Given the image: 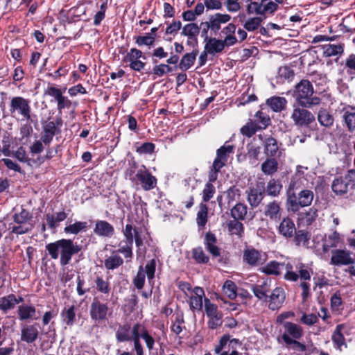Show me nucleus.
<instances>
[{"label":"nucleus","mask_w":355,"mask_h":355,"mask_svg":"<svg viewBox=\"0 0 355 355\" xmlns=\"http://www.w3.org/2000/svg\"><path fill=\"white\" fill-rule=\"evenodd\" d=\"M125 304L123 306V309L128 314L132 313L137 307L138 297L135 293L132 294L130 298L125 300Z\"/></svg>","instance_id":"obj_52"},{"label":"nucleus","mask_w":355,"mask_h":355,"mask_svg":"<svg viewBox=\"0 0 355 355\" xmlns=\"http://www.w3.org/2000/svg\"><path fill=\"white\" fill-rule=\"evenodd\" d=\"M94 232L99 236L111 237L114 234V228L107 221L98 220L96 222Z\"/></svg>","instance_id":"obj_25"},{"label":"nucleus","mask_w":355,"mask_h":355,"mask_svg":"<svg viewBox=\"0 0 355 355\" xmlns=\"http://www.w3.org/2000/svg\"><path fill=\"white\" fill-rule=\"evenodd\" d=\"M247 210L248 207L245 204L239 202L231 209L230 214L234 219L243 220L245 218Z\"/></svg>","instance_id":"obj_41"},{"label":"nucleus","mask_w":355,"mask_h":355,"mask_svg":"<svg viewBox=\"0 0 355 355\" xmlns=\"http://www.w3.org/2000/svg\"><path fill=\"white\" fill-rule=\"evenodd\" d=\"M217 238L213 232L209 231L205 233L204 245L206 250L210 253L213 258L221 256V248L217 245Z\"/></svg>","instance_id":"obj_15"},{"label":"nucleus","mask_w":355,"mask_h":355,"mask_svg":"<svg viewBox=\"0 0 355 355\" xmlns=\"http://www.w3.org/2000/svg\"><path fill=\"white\" fill-rule=\"evenodd\" d=\"M234 149L235 146L230 144L229 141H226L223 146L217 149L216 155L213 162H216V164L223 167L225 166L229 156L234 153Z\"/></svg>","instance_id":"obj_16"},{"label":"nucleus","mask_w":355,"mask_h":355,"mask_svg":"<svg viewBox=\"0 0 355 355\" xmlns=\"http://www.w3.org/2000/svg\"><path fill=\"white\" fill-rule=\"evenodd\" d=\"M278 74L280 78H282L288 81H291L295 76V72L293 69L288 66L280 67L279 68Z\"/></svg>","instance_id":"obj_64"},{"label":"nucleus","mask_w":355,"mask_h":355,"mask_svg":"<svg viewBox=\"0 0 355 355\" xmlns=\"http://www.w3.org/2000/svg\"><path fill=\"white\" fill-rule=\"evenodd\" d=\"M331 264L335 266H347L353 263L354 259L351 257L349 251L344 250H334L331 252Z\"/></svg>","instance_id":"obj_17"},{"label":"nucleus","mask_w":355,"mask_h":355,"mask_svg":"<svg viewBox=\"0 0 355 355\" xmlns=\"http://www.w3.org/2000/svg\"><path fill=\"white\" fill-rule=\"evenodd\" d=\"M251 291L259 300L268 301V293L270 291V285L268 280H263L261 284L252 285Z\"/></svg>","instance_id":"obj_26"},{"label":"nucleus","mask_w":355,"mask_h":355,"mask_svg":"<svg viewBox=\"0 0 355 355\" xmlns=\"http://www.w3.org/2000/svg\"><path fill=\"white\" fill-rule=\"evenodd\" d=\"M192 258L197 263L205 264L209 261V257L205 254L201 246L194 248L192 250Z\"/></svg>","instance_id":"obj_46"},{"label":"nucleus","mask_w":355,"mask_h":355,"mask_svg":"<svg viewBox=\"0 0 355 355\" xmlns=\"http://www.w3.org/2000/svg\"><path fill=\"white\" fill-rule=\"evenodd\" d=\"M200 26L197 24H187L182 28V34L188 37H197L200 33Z\"/></svg>","instance_id":"obj_59"},{"label":"nucleus","mask_w":355,"mask_h":355,"mask_svg":"<svg viewBox=\"0 0 355 355\" xmlns=\"http://www.w3.org/2000/svg\"><path fill=\"white\" fill-rule=\"evenodd\" d=\"M259 130H260L257 126V125L252 121V119H250L245 125L241 127L240 129V132L243 136L250 138Z\"/></svg>","instance_id":"obj_51"},{"label":"nucleus","mask_w":355,"mask_h":355,"mask_svg":"<svg viewBox=\"0 0 355 355\" xmlns=\"http://www.w3.org/2000/svg\"><path fill=\"white\" fill-rule=\"evenodd\" d=\"M345 324H338L335 330L334 331L332 336H331V340L334 343V345L338 348L340 349L341 347L344 345H345V338L344 335L342 333V330L344 329Z\"/></svg>","instance_id":"obj_40"},{"label":"nucleus","mask_w":355,"mask_h":355,"mask_svg":"<svg viewBox=\"0 0 355 355\" xmlns=\"http://www.w3.org/2000/svg\"><path fill=\"white\" fill-rule=\"evenodd\" d=\"M236 29L234 24H228L220 31L218 36L226 47L233 46L238 42V39L235 36Z\"/></svg>","instance_id":"obj_14"},{"label":"nucleus","mask_w":355,"mask_h":355,"mask_svg":"<svg viewBox=\"0 0 355 355\" xmlns=\"http://www.w3.org/2000/svg\"><path fill=\"white\" fill-rule=\"evenodd\" d=\"M110 308L107 303L101 302L94 297L90 305L89 315L92 320L99 323L107 320Z\"/></svg>","instance_id":"obj_7"},{"label":"nucleus","mask_w":355,"mask_h":355,"mask_svg":"<svg viewBox=\"0 0 355 355\" xmlns=\"http://www.w3.org/2000/svg\"><path fill=\"white\" fill-rule=\"evenodd\" d=\"M318 121L320 124L324 127H329L334 123V117L325 108H321L318 113Z\"/></svg>","instance_id":"obj_44"},{"label":"nucleus","mask_w":355,"mask_h":355,"mask_svg":"<svg viewBox=\"0 0 355 355\" xmlns=\"http://www.w3.org/2000/svg\"><path fill=\"white\" fill-rule=\"evenodd\" d=\"M282 190V184L279 180L270 179L266 186L265 194L271 197H277Z\"/></svg>","instance_id":"obj_34"},{"label":"nucleus","mask_w":355,"mask_h":355,"mask_svg":"<svg viewBox=\"0 0 355 355\" xmlns=\"http://www.w3.org/2000/svg\"><path fill=\"white\" fill-rule=\"evenodd\" d=\"M227 230L230 235H235L241 239L244 234L243 224L239 220H230L227 224Z\"/></svg>","instance_id":"obj_36"},{"label":"nucleus","mask_w":355,"mask_h":355,"mask_svg":"<svg viewBox=\"0 0 355 355\" xmlns=\"http://www.w3.org/2000/svg\"><path fill=\"white\" fill-rule=\"evenodd\" d=\"M318 216V210L311 207L306 212H301L299 214V218L305 220L307 225H311Z\"/></svg>","instance_id":"obj_55"},{"label":"nucleus","mask_w":355,"mask_h":355,"mask_svg":"<svg viewBox=\"0 0 355 355\" xmlns=\"http://www.w3.org/2000/svg\"><path fill=\"white\" fill-rule=\"evenodd\" d=\"M293 236V241L296 245H300L302 243L305 245L309 242L310 239V235L309 232L304 230H300L298 231L296 230V233H295Z\"/></svg>","instance_id":"obj_57"},{"label":"nucleus","mask_w":355,"mask_h":355,"mask_svg":"<svg viewBox=\"0 0 355 355\" xmlns=\"http://www.w3.org/2000/svg\"><path fill=\"white\" fill-rule=\"evenodd\" d=\"M13 220L18 225L10 227L11 232L16 234H24L27 233L30 228L24 225L33 218L32 214L26 209L21 208L19 213L13 215Z\"/></svg>","instance_id":"obj_9"},{"label":"nucleus","mask_w":355,"mask_h":355,"mask_svg":"<svg viewBox=\"0 0 355 355\" xmlns=\"http://www.w3.org/2000/svg\"><path fill=\"white\" fill-rule=\"evenodd\" d=\"M156 34L146 33L145 35H139L135 37V43L139 46H153L155 41Z\"/></svg>","instance_id":"obj_54"},{"label":"nucleus","mask_w":355,"mask_h":355,"mask_svg":"<svg viewBox=\"0 0 355 355\" xmlns=\"http://www.w3.org/2000/svg\"><path fill=\"white\" fill-rule=\"evenodd\" d=\"M94 282L96 290L103 294L108 295L111 291L110 282L105 280L103 276L96 275Z\"/></svg>","instance_id":"obj_47"},{"label":"nucleus","mask_w":355,"mask_h":355,"mask_svg":"<svg viewBox=\"0 0 355 355\" xmlns=\"http://www.w3.org/2000/svg\"><path fill=\"white\" fill-rule=\"evenodd\" d=\"M266 183L264 181H258L254 187L250 188L247 192L248 201L250 205L253 207H257L265 197Z\"/></svg>","instance_id":"obj_12"},{"label":"nucleus","mask_w":355,"mask_h":355,"mask_svg":"<svg viewBox=\"0 0 355 355\" xmlns=\"http://www.w3.org/2000/svg\"><path fill=\"white\" fill-rule=\"evenodd\" d=\"M36 309L33 305H21L18 306L17 313L20 320H26L28 319L37 320L38 317H35Z\"/></svg>","instance_id":"obj_32"},{"label":"nucleus","mask_w":355,"mask_h":355,"mask_svg":"<svg viewBox=\"0 0 355 355\" xmlns=\"http://www.w3.org/2000/svg\"><path fill=\"white\" fill-rule=\"evenodd\" d=\"M46 250L52 259H57L60 254V263L64 266L70 263L73 255L82 250V246L71 239H61L46 244Z\"/></svg>","instance_id":"obj_1"},{"label":"nucleus","mask_w":355,"mask_h":355,"mask_svg":"<svg viewBox=\"0 0 355 355\" xmlns=\"http://www.w3.org/2000/svg\"><path fill=\"white\" fill-rule=\"evenodd\" d=\"M313 94L314 89L312 83L307 79H302L295 85L293 96L299 106L312 107L321 103L320 98Z\"/></svg>","instance_id":"obj_2"},{"label":"nucleus","mask_w":355,"mask_h":355,"mask_svg":"<svg viewBox=\"0 0 355 355\" xmlns=\"http://www.w3.org/2000/svg\"><path fill=\"white\" fill-rule=\"evenodd\" d=\"M323 54L325 57L340 55L344 51V44H324L322 46Z\"/></svg>","instance_id":"obj_39"},{"label":"nucleus","mask_w":355,"mask_h":355,"mask_svg":"<svg viewBox=\"0 0 355 355\" xmlns=\"http://www.w3.org/2000/svg\"><path fill=\"white\" fill-rule=\"evenodd\" d=\"M208 220V207L205 203L201 202L197 214V224L199 227H205Z\"/></svg>","instance_id":"obj_49"},{"label":"nucleus","mask_w":355,"mask_h":355,"mask_svg":"<svg viewBox=\"0 0 355 355\" xmlns=\"http://www.w3.org/2000/svg\"><path fill=\"white\" fill-rule=\"evenodd\" d=\"M223 293L230 300H234L236 297L237 287L234 282L231 280H227L223 284Z\"/></svg>","instance_id":"obj_53"},{"label":"nucleus","mask_w":355,"mask_h":355,"mask_svg":"<svg viewBox=\"0 0 355 355\" xmlns=\"http://www.w3.org/2000/svg\"><path fill=\"white\" fill-rule=\"evenodd\" d=\"M146 59L141 50L132 48L123 57V61L125 63L129 62L130 68L135 71H141L146 66V62L140 60V58Z\"/></svg>","instance_id":"obj_11"},{"label":"nucleus","mask_w":355,"mask_h":355,"mask_svg":"<svg viewBox=\"0 0 355 355\" xmlns=\"http://www.w3.org/2000/svg\"><path fill=\"white\" fill-rule=\"evenodd\" d=\"M340 239V234L336 231L329 234L322 245L323 252H327L331 248L337 247Z\"/></svg>","instance_id":"obj_45"},{"label":"nucleus","mask_w":355,"mask_h":355,"mask_svg":"<svg viewBox=\"0 0 355 355\" xmlns=\"http://www.w3.org/2000/svg\"><path fill=\"white\" fill-rule=\"evenodd\" d=\"M252 121L260 130L266 129L271 124L270 116L260 110L255 113L254 119Z\"/></svg>","instance_id":"obj_37"},{"label":"nucleus","mask_w":355,"mask_h":355,"mask_svg":"<svg viewBox=\"0 0 355 355\" xmlns=\"http://www.w3.org/2000/svg\"><path fill=\"white\" fill-rule=\"evenodd\" d=\"M136 180L139 182L144 191H150L156 187L157 180L146 167L142 165L135 174Z\"/></svg>","instance_id":"obj_10"},{"label":"nucleus","mask_w":355,"mask_h":355,"mask_svg":"<svg viewBox=\"0 0 355 355\" xmlns=\"http://www.w3.org/2000/svg\"><path fill=\"white\" fill-rule=\"evenodd\" d=\"M89 228L87 221H76L73 224L66 225L64 232L66 234L77 235L80 232H85Z\"/></svg>","instance_id":"obj_33"},{"label":"nucleus","mask_w":355,"mask_h":355,"mask_svg":"<svg viewBox=\"0 0 355 355\" xmlns=\"http://www.w3.org/2000/svg\"><path fill=\"white\" fill-rule=\"evenodd\" d=\"M205 311L208 318H210L215 315L223 313L218 310V306L216 304L211 302L209 299L205 297Z\"/></svg>","instance_id":"obj_58"},{"label":"nucleus","mask_w":355,"mask_h":355,"mask_svg":"<svg viewBox=\"0 0 355 355\" xmlns=\"http://www.w3.org/2000/svg\"><path fill=\"white\" fill-rule=\"evenodd\" d=\"M123 264V259L118 254L110 256L104 261V265L107 270H114Z\"/></svg>","instance_id":"obj_48"},{"label":"nucleus","mask_w":355,"mask_h":355,"mask_svg":"<svg viewBox=\"0 0 355 355\" xmlns=\"http://www.w3.org/2000/svg\"><path fill=\"white\" fill-rule=\"evenodd\" d=\"M205 49L211 55H216L220 53L226 47L221 40L216 39V37H209L207 35L205 37Z\"/></svg>","instance_id":"obj_23"},{"label":"nucleus","mask_w":355,"mask_h":355,"mask_svg":"<svg viewBox=\"0 0 355 355\" xmlns=\"http://www.w3.org/2000/svg\"><path fill=\"white\" fill-rule=\"evenodd\" d=\"M223 314H218L213 315L209 318V320L207 321L208 328L210 329H216L218 327H221L223 324Z\"/></svg>","instance_id":"obj_63"},{"label":"nucleus","mask_w":355,"mask_h":355,"mask_svg":"<svg viewBox=\"0 0 355 355\" xmlns=\"http://www.w3.org/2000/svg\"><path fill=\"white\" fill-rule=\"evenodd\" d=\"M194 295L190 297V308L191 310L200 311L202 309V297H205V291L203 288L196 286L193 289Z\"/></svg>","instance_id":"obj_28"},{"label":"nucleus","mask_w":355,"mask_h":355,"mask_svg":"<svg viewBox=\"0 0 355 355\" xmlns=\"http://www.w3.org/2000/svg\"><path fill=\"white\" fill-rule=\"evenodd\" d=\"M243 261L251 266L261 265L265 261L261 253L256 249H247L243 252Z\"/></svg>","instance_id":"obj_24"},{"label":"nucleus","mask_w":355,"mask_h":355,"mask_svg":"<svg viewBox=\"0 0 355 355\" xmlns=\"http://www.w3.org/2000/svg\"><path fill=\"white\" fill-rule=\"evenodd\" d=\"M60 315L66 325L73 326L76 320L75 306L71 305L68 309H64Z\"/></svg>","instance_id":"obj_43"},{"label":"nucleus","mask_w":355,"mask_h":355,"mask_svg":"<svg viewBox=\"0 0 355 355\" xmlns=\"http://www.w3.org/2000/svg\"><path fill=\"white\" fill-rule=\"evenodd\" d=\"M286 298L284 290L281 287H276L272 290L271 294L268 295V308L272 311L279 309L284 303Z\"/></svg>","instance_id":"obj_19"},{"label":"nucleus","mask_w":355,"mask_h":355,"mask_svg":"<svg viewBox=\"0 0 355 355\" xmlns=\"http://www.w3.org/2000/svg\"><path fill=\"white\" fill-rule=\"evenodd\" d=\"M285 266L284 263H279L276 261H271L268 263L264 267H262L261 270L262 272L268 275L279 276L282 273V269Z\"/></svg>","instance_id":"obj_35"},{"label":"nucleus","mask_w":355,"mask_h":355,"mask_svg":"<svg viewBox=\"0 0 355 355\" xmlns=\"http://www.w3.org/2000/svg\"><path fill=\"white\" fill-rule=\"evenodd\" d=\"M306 108L298 105L296 107L294 105L291 119L294 123L299 127L307 128L315 121V116Z\"/></svg>","instance_id":"obj_8"},{"label":"nucleus","mask_w":355,"mask_h":355,"mask_svg":"<svg viewBox=\"0 0 355 355\" xmlns=\"http://www.w3.org/2000/svg\"><path fill=\"white\" fill-rule=\"evenodd\" d=\"M349 182L346 180L345 177H339L336 178L331 185L332 190L337 195L346 193L348 191Z\"/></svg>","instance_id":"obj_38"},{"label":"nucleus","mask_w":355,"mask_h":355,"mask_svg":"<svg viewBox=\"0 0 355 355\" xmlns=\"http://www.w3.org/2000/svg\"><path fill=\"white\" fill-rule=\"evenodd\" d=\"M199 53V49L192 50L191 53L184 54L179 63L178 67L182 71H187L194 64L196 57Z\"/></svg>","instance_id":"obj_30"},{"label":"nucleus","mask_w":355,"mask_h":355,"mask_svg":"<svg viewBox=\"0 0 355 355\" xmlns=\"http://www.w3.org/2000/svg\"><path fill=\"white\" fill-rule=\"evenodd\" d=\"M297 273L293 271V266L291 263L286 265V272L284 275V279L291 282H297L300 278L302 282L309 281L312 269L307 265L300 263L296 267Z\"/></svg>","instance_id":"obj_6"},{"label":"nucleus","mask_w":355,"mask_h":355,"mask_svg":"<svg viewBox=\"0 0 355 355\" xmlns=\"http://www.w3.org/2000/svg\"><path fill=\"white\" fill-rule=\"evenodd\" d=\"M37 324L24 325L21 329L20 339L27 344L35 343L39 337L40 332L37 329Z\"/></svg>","instance_id":"obj_18"},{"label":"nucleus","mask_w":355,"mask_h":355,"mask_svg":"<svg viewBox=\"0 0 355 355\" xmlns=\"http://www.w3.org/2000/svg\"><path fill=\"white\" fill-rule=\"evenodd\" d=\"M9 110L12 116L18 114L28 121L31 119V108L30 101L24 97L15 96L12 98Z\"/></svg>","instance_id":"obj_5"},{"label":"nucleus","mask_w":355,"mask_h":355,"mask_svg":"<svg viewBox=\"0 0 355 355\" xmlns=\"http://www.w3.org/2000/svg\"><path fill=\"white\" fill-rule=\"evenodd\" d=\"M286 339L287 343H284L286 348L300 352H304L306 350V345L299 342V339H289L288 338H286Z\"/></svg>","instance_id":"obj_56"},{"label":"nucleus","mask_w":355,"mask_h":355,"mask_svg":"<svg viewBox=\"0 0 355 355\" xmlns=\"http://www.w3.org/2000/svg\"><path fill=\"white\" fill-rule=\"evenodd\" d=\"M279 157H266L265 161L261 164V171L266 175H272L279 168L277 159Z\"/></svg>","instance_id":"obj_29"},{"label":"nucleus","mask_w":355,"mask_h":355,"mask_svg":"<svg viewBox=\"0 0 355 355\" xmlns=\"http://www.w3.org/2000/svg\"><path fill=\"white\" fill-rule=\"evenodd\" d=\"M284 333L278 338L279 343H287L286 338L289 339H300L304 335L302 327L292 322L283 323Z\"/></svg>","instance_id":"obj_13"},{"label":"nucleus","mask_w":355,"mask_h":355,"mask_svg":"<svg viewBox=\"0 0 355 355\" xmlns=\"http://www.w3.org/2000/svg\"><path fill=\"white\" fill-rule=\"evenodd\" d=\"M263 214L271 221L279 223L282 218L280 203L276 200L268 202L264 208Z\"/></svg>","instance_id":"obj_20"},{"label":"nucleus","mask_w":355,"mask_h":355,"mask_svg":"<svg viewBox=\"0 0 355 355\" xmlns=\"http://www.w3.org/2000/svg\"><path fill=\"white\" fill-rule=\"evenodd\" d=\"M13 157L21 163H25L29 166L36 164L35 159H31L28 157L26 149L23 146H19L13 153Z\"/></svg>","instance_id":"obj_42"},{"label":"nucleus","mask_w":355,"mask_h":355,"mask_svg":"<svg viewBox=\"0 0 355 355\" xmlns=\"http://www.w3.org/2000/svg\"><path fill=\"white\" fill-rule=\"evenodd\" d=\"M259 140L261 141L263 153L266 157H280L282 155V144L279 143L277 139L270 135L265 133L259 134L257 135Z\"/></svg>","instance_id":"obj_4"},{"label":"nucleus","mask_w":355,"mask_h":355,"mask_svg":"<svg viewBox=\"0 0 355 355\" xmlns=\"http://www.w3.org/2000/svg\"><path fill=\"white\" fill-rule=\"evenodd\" d=\"M216 193V188L211 183H206L202 190V201L209 202Z\"/></svg>","instance_id":"obj_60"},{"label":"nucleus","mask_w":355,"mask_h":355,"mask_svg":"<svg viewBox=\"0 0 355 355\" xmlns=\"http://www.w3.org/2000/svg\"><path fill=\"white\" fill-rule=\"evenodd\" d=\"M155 145L152 142H145L136 147V152L140 155L152 154L155 152Z\"/></svg>","instance_id":"obj_61"},{"label":"nucleus","mask_w":355,"mask_h":355,"mask_svg":"<svg viewBox=\"0 0 355 355\" xmlns=\"http://www.w3.org/2000/svg\"><path fill=\"white\" fill-rule=\"evenodd\" d=\"M278 232L286 239L293 237L295 233H296L293 220L289 217L284 218L278 226Z\"/></svg>","instance_id":"obj_22"},{"label":"nucleus","mask_w":355,"mask_h":355,"mask_svg":"<svg viewBox=\"0 0 355 355\" xmlns=\"http://www.w3.org/2000/svg\"><path fill=\"white\" fill-rule=\"evenodd\" d=\"M313 192L309 189H302L298 193L291 189V185L287 191L286 208L288 211L296 213L302 207H309L313 200Z\"/></svg>","instance_id":"obj_3"},{"label":"nucleus","mask_w":355,"mask_h":355,"mask_svg":"<svg viewBox=\"0 0 355 355\" xmlns=\"http://www.w3.org/2000/svg\"><path fill=\"white\" fill-rule=\"evenodd\" d=\"M15 301V295L9 294L0 298V309L4 312L15 308L14 302Z\"/></svg>","instance_id":"obj_50"},{"label":"nucleus","mask_w":355,"mask_h":355,"mask_svg":"<svg viewBox=\"0 0 355 355\" xmlns=\"http://www.w3.org/2000/svg\"><path fill=\"white\" fill-rule=\"evenodd\" d=\"M167 56L168 53L164 51L163 47H157L151 53L152 63L156 64L159 62V60L166 58Z\"/></svg>","instance_id":"obj_62"},{"label":"nucleus","mask_w":355,"mask_h":355,"mask_svg":"<svg viewBox=\"0 0 355 355\" xmlns=\"http://www.w3.org/2000/svg\"><path fill=\"white\" fill-rule=\"evenodd\" d=\"M131 327L128 323L119 324L115 333L116 340L118 343H125L132 340Z\"/></svg>","instance_id":"obj_31"},{"label":"nucleus","mask_w":355,"mask_h":355,"mask_svg":"<svg viewBox=\"0 0 355 355\" xmlns=\"http://www.w3.org/2000/svg\"><path fill=\"white\" fill-rule=\"evenodd\" d=\"M288 101L284 97L273 96L266 101V105L275 112H281L286 110Z\"/></svg>","instance_id":"obj_27"},{"label":"nucleus","mask_w":355,"mask_h":355,"mask_svg":"<svg viewBox=\"0 0 355 355\" xmlns=\"http://www.w3.org/2000/svg\"><path fill=\"white\" fill-rule=\"evenodd\" d=\"M261 146V141L259 140L257 135L253 137L252 139L247 144L246 157L252 164L259 160Z\"/></svg>","instance_id":"obj_21"}]
</instances>
